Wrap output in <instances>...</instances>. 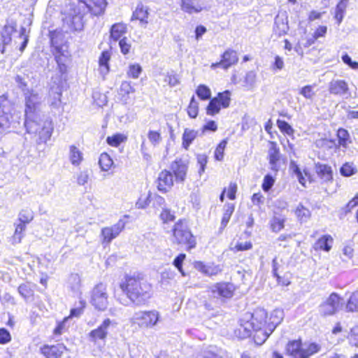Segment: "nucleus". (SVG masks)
Returning <instances> with one entry per match:
<instances>
[{"mask_svg": "<svg viewBox=\"0 0 358 358\" xmlns=\"http://www.w3.org/2000/svg\"><path fill=\"white\" fill-rule=\"evenodd\" d=\"M267 313L263 308H257L253 313H245L239 320V327L234 331L236 337L244 339L254 332L253 339L256 344L262 345L273 332L266 325Z\"/></svg>", "mask_w": 358, "mask_h": 358, "instance_id": "obj_1", "label": "nucleus"}, {"mask_svg": "<svg viewBox=\"0 0 358 358\" xmlns=\"http://www.w3.org/2000/svg\"><path fill=\"white\" fill-rule=\"evenodd\" d=\"M120 288L129 301L136 306L144 305L151 297L150 285L139 276H126L120 284Z\"/></svg>", "mask_w": 358, "mask_h": 358, "instance_id": "obj_2", "label": "nucleus"}, {"mask_svg": "<svg viewBox=\"0 0 358 358\" xmlns=\"http://www.w3.org/2000/svg\"><path fill=\"white\" fill-rule=\"evenodd\" d=\"M24 124L27 132L36 138L37 145L46 143L54 129L52 120L45 114L25 118Z\"/></svg>", "mask_w": 358, "mask_h": 358, "instance_id": "obj_3", "label": "nucleus"}, {"mask_svg": "<svg viewBox=\"0 0 358 358\" xmlns=\"http://www.w3.org/2000/svg\"><path fill=\"white\" fill-rule=\"evenodd\" d=\"M20 120V113L15 110L5 97L0 96V135L10 127H16Z\"/></svg>", "mask_w": 358, "mask_h": 358, "instance_id": "obj_4", "label": "nucleus"}, {"mask_svg": "<svg viewBox=\"0 0 358 358\" xmlns=\"http://www.w3.org/2000/svg\"><path fill=\"white\" fill-rule=\"evenodd\" d=\"M15 22L8 23L4 26L1 31L2 42L3 45H8L12 41V36L17 35L14 43L16 48H18L19 50L22 52L27 45L29 35L26 34L25 27H22L20 31L17 32Z\"/></svg>", "mask_w": 358, "mask_h": 358, "instance_id": "obj_5", "label": "nucleus"}, {"mask_svg": "<svg viewBox=\"0 0 358 358\" xmlns=\"http://www.w3.org/2000/svg\"><path fill=\"white\" fill-rule=\"evenodd\" d=\"M320 346L315 343L301 344L300 340H295L287 343L286 350L292 358H309L313 355L318 352Z\"/></svg>", "mask_w": 358, "mask_h": 358, "instance_id": "obj_6", "label": "nucleus"}, {"mask_svg": "<svg viewBox=\"0 0 358 358\" xmlns=\"http://www.w3.org/2000/svg\"><path fill=\"white\" fill-rule=\"evenodd\" d=\"M172 231L174 243L187 245L189 250L195 248V238L190 231L187 222L185 220H179L176 222Z\"/></svg>", "mask_w": 358, "mask_h": 358, "instance_id": "obj_7", "label": "nucleus"}, {"mask_svg": "<svg viewBox=\"0 0 358 358\" xmlns=\"http://www.w3.org/2000/svg\"><path fill=\"white\" fill-rule=\"evenodd\" d=\"M85 9L81 5L74 6L71 8L70 12L63 19L64 28L66 31H80L83 28V17Z\"/></svg>", "mask_w": 358, "mask_h": 358, "instance_id": "obj_8", "label": "nucleus"}, {"mask_svg": "<svg viewBox=\"0 0 358 358\" xmlns=\"http://www.w3.org/2000/svg\"><path fill=\"white\" fill-rule=\"evenodd\" d=\"M25 118L44 114L42 111L43 103L42 96L34 91H27L24 93Z\"/></svg>", "mask_w": 358, "mask_h": 358, "instance_id": "obj_9", "label": "nucleus"}, {"mask_svg": "<svg viewBox=\"0 0 358 358\" xmlns=\"http://www.w3.org/2000/svg\"><path fill=\"white\" fill-rule=\"evenodd\" d=\"M160 319L157 310H146L136 312L131 319V323L138 325L141 329L154 328Z\"/></svg>", "mask_w": 358, "mask_h": 358, "instance_id": "obj_10", "label": "nucleus"}, {"mask_svg": "<svg viewBox=\"0 0 358 358\" xmlns=\"http://www.w3.org/2000/svg\"><path fill=\"white\" fill-rule=\"evenodd\" d=\"M236 287L234 284L227 282L213 283L208 286V292L210 298L225 302L231 299L234 294Z\"/></svg>", "mask_w": 358, "mask_h": 358, "instance_id": "obj_11", "label": "nucleus"}, {"mask_svg": "<svg viewBox=\"0 0 358 358\" xmlns=\"http://www.w3.org/2000/svg\"><path fill=\"white\" fill-rule=\"evenodd\" d=\"M90 303L95 309L104 311L108 306L107 286L103 282L96 285L91 291Z\"/></svg>", "mask_w": 358, "mask_h": 358, "instance_id": "obj_12", "label": "nucleus"}, {"mask_svg": "<svg viewBox=\"0 0 358 358\" xmlns=\"http://www.w3.org/2000/svg\"><path fill=\"white\" fill-rule=\"evenodd\" d=\"M231 101V92L225 90L219 92L217 96L211 99L206 108V113L209 115H215L220 111L221 108H227Z\"/></svg>", "mask_w": 358, "mask_h": 358, "instance_id": "obj_13", "label": "nucleus"}, {"mask_svg": "<svg viewBox=\"0 0 358 358\" xmlns=\"http://www.w3.org/2000/svg\"><path fill=\"white\" fill-rule=\"evenodd\" d=\"M343 304V299L336 292L331 293L327 299L320 305V312L324 315L335 314Z\"/></svg>", "mask_w": 358, "mask_h": 358, "instance_id": "obj_14", "label": "nucleus"}, {"mask_svg": "<svg viewBox=\"0 0 358 358\" xmlns=\"http://www.w3.org/2000/svg\"><path fill=\"white\" fill-rule=\"evenodd\" d=\"M50 40L52 45L55 48L56 50L55 58L58 66V69L61 74L66 73L67 71L66 62L69 57L68 52L64 53L63 48L60 46V44L57 41V36L56 33H51Z\"/></svg>", "mask_w": 358, "mask_h": 358, "instance_id": "obj_15", "label": "nucleus"}, {"mask_svg": "<svg viewBox=\"0 0 358 358\" xmlns=\"http://www.w3.org/2000/svg\"><path fill=\"white\" fill-rule=\"evenodd\" d=\"M127 222L124 219H120L118 222L111 227H103L101 229V237L103 244H109L114 238L119 236L124 229Z\"/></svg>", "mask_w": 358, "mask_h": 358, "instance_id": "obj_16", "label": "nucleus"}, {"mask_svg": "<svg viewBox=\"0 0 358 358\" xmlns=\"http://www.w3.org/2000/svg\"><path fill=\"white\" fill-rule=\"evenodd\" d=\"M238 61V57L236 52L229 49L222 55V59L220 62L213 63L210 65V69H215L216 68H222L224 70H227L232 65L236 64Z\"/></svg>", "mask_w": 358, "mask_h": 358, "instance_id": "obj_17", "label": "nucleus"}, {"mask_svg": "<svg viewBox=\"0 0 358 358\" xmlns=\"http://www.w3.org/2000/svg\"><path fill=\"white\" fill-rule=\"evenodd\" d=\"M111 324L112 321L109 318L105 319L96 329L90 332V340L93 343H96L99 340L105 341L108 335V328Z\"/></svg>", "mask_w": 358, "mask_h": 358, "instance_id": "obj_18", "label": "nucleus"}, {"mask_svg": "<svg viewBox=\"0 0 358 358\" xmlns=\"http://www.w3.org/2000/svg\"><path fill=\"white\" fill-rule=\"evenodd\" d=\"M83 5V8H87L94 15L102 14L106 7V0H78Z\"/></svg>", "mask_w": 358, "mask_h": 358, "instance_id": "obj_19", "label": "nucleus"}, {"mask_svg": "<svg viewBox=\"0 0 358 358\" xmlns=\"http://www.w3.org/2000/svg\"><path fill=\"white\" fill-rule=\"evenodd\" d=\"M180 9L189 15L201 12L205 6L201 0H180Z\"/></svg>", "mask_w": 358, "mask_h": 358, "instance_id": "obj_20", "label": "nucleus"}, {"mask_svg": "<svg viewBox=\"0 0 358 358\" xmlns=\"http://www.w3.org/2000/svg\"><path fill=\"white\" fill-rule=\"evenodd\" d=\"M173 185V176L170 171H161L157 178V188L162 192H166Z\"/></svg>", "mask_w": 358, "mask_h": 358, "instance_id": "obj_21", "label": "nucleus"}, {"mask_svg": "<svg viewBox=\"0 0 358 358\" xmlns=\"http://www.w3.org/2000/svg\"><path fill=\"white\" fill-rule=\"evenodd\" d=\"M66 350V346L60 343L54 345H45L41 348V352L46 358H60Z\"/></svg>", "mask_w": 358, "mask_h": 358, "instance_id": "obj_22", "label": "nucleus"}, {"mask_svg": "<svg viewBox=\"0 0 358 358\" xmlns=\"http://www.w3.org/2000/svg\"><path fill=\"white\" fill-rule=\"evenodd\" d=\"M171 170L174 173L176 181L182 182L187 171V164L182 159H176L171 164Z\"/></svg>", "mask_w": 358, "mask_h": 358, "instance_id": "obj_23", "label": "nucleus"}, {"mask_svg": "<svg viewBox=\"0 0 358 358\" xmlns=\"http://www.w3.org/2000/svg\"><path fill=\"white\" fill-rule=\"evenodd\" d=\"M289 30L287 16L285 13L278 14L275 18L273 32L278 36L287 33Z\"/></svg>", "mask_w": 358, "mask_h": 358, "instance_id": "obj_24", "label": "nucleus"}, {"mask_svg": "<svg viewBox=\"0 0 358 358\" xmlns=\"http://www.w3.org/2000/svg\"><path fill=\"white\" fill-rule=\"evenodd\" d=\"M284 316V311L281 308H276L270 313L268 320H266V325L269 327L270 331H273L282 322ZM266 319H267V317Z\"/></svg>", "mask_w": 358, "mask_h": 358, "instance_id": "obj_25", "label": "nucleus"}, {"mask_svg": "<svg viewBox=\"0 0 358 358\" xmlns=\"http://www.w3.org/2000/svg\"><path fill=\"white\" fill-rule=\"evenodd\" d=\"M194 268L208 276L216 275L222 271L219 265L214 264H205L201 262H195Z\"/></svg>", "mask_w": 358, "mask_h": 358, "instance_id": "obj_26", "label": "nucleus"}, {"mask_svg": "<svg viewBox=\"0 0 358 358\" xmlns=\"http://www.w3.org/2000/svg\"><path fill=\"white\" fill-rule=\"evenodd\" d=\"M329 90L331 94L343 96L348 92V85L343 80H333L329 83Z\"/></svg>", "mask_w": 358, "mask_h": 358, "instance_id": "obj_27", "label": "nucleus"}, {"mask_svg": "<svg viewBox=\"0 0 358 358\" xmlns=\"http://www.w3.org/2000/svg\"><path fill=\"white\" fill-rule=\"evenodd\" d=\"M315 170L318 176L324 181L328 182L333 179L331 167L327 164L317 163L315 164Z\"/></svg>", "mask_w": 358, "mask_h": 358, "instance_id": "obj_28", "label": "nucleus"}, {"mask_svg": "<svg viewBox=\"0 0 358 358\" xmlns=\"http://www.w3.org/2000/svg\"><path fill=\"white\" fill-rule=\"evenodd\" d=\"M333 242V238L330 235H324L317 241L315 244V248L329 252L332 248Z\"/></svg>", "mask_w": 358, "mask_h": 358, "instance_id": "obj_29", "label": "nucleus"}, {"mask_svg": "<svg viewBox=\"0 0 358 358\" xmlns=\"http://www.w3.org/2000/svg\"><path fill=\"white\" fill-rule=\"evenodd\" d=\"M69 159L73 166H78L83 160V154L76 146L71 145L69 147Z\"/></svg>", "mask_w": 358, "mask_h": 358, "instance_id": "obj_30", "label": "nucleus"}, {"mask_svg": "<svg viewBox=\"0 0 358 358\" xmlns=\"http://www.w3.org/2000/svg\"><path fill=\"white\" fill-rule=\"evenodd\" d=\"M127 31V26L123 23H117L112 26L110 29V37L114 41L122 39L121 38Z\"/></svg>", "mask_w": 358, "mask_h": 358, "instance_id": "obj_31", "label": "nucleus"}, {"mask_svg": "<svg viewBox=\"0 0 358 358\" xmlns=\"http://www.w3.org/2000/svg\"><path fill=\"white\" fill-rule=\"evenodd\" d=\"M110 58V54L108 51H103L99 60V71L103 76L106 75L109 71L108 62Z\"/></svg>", "mask_w": 358, "mask_h": 358, "instance_id": "obj_32", "label": "nucleus"}, {"mask_svg": "<svg viewBox=\"0 0 358 358\" xmlns=\"http://www.w3.org/2000/svg\"><path fill=\"white\" fill-rule=\"evenodd\" d=\"M268 150L269 163L273 170H276V163L280 159V150L276 144L272 142Z\"/></svg>", "mask_w": 358, "mask_h": 358, "instance_id": "obj_33", "label": "nucleus"}, {"mask_svg": "<svg viewBox=\"0 0 358 358\" xmlns=\"http://www.w3.org/2000/svg\"><path fill=\"white\" fill-rule=\"evenodd\" d=\"M148 11L142 4H138L133 13L132 18L138 20L142 24L148 23Z\"/></svg>", "mask_w": 358, "mask_h": 358, "instance_id": "obj_34", "label": "nucleus"}, {"mask_svg": "<svg viewBox=\"0 0 358 358\" xmlns=\"http://www.w3.org/2000/svg\"><path fill=\"white\" fill-rule=\"evenodd\" d=\"M198 132L193 129H185L182 134V147L188 150L189 145L197 136Z\"/></svg>", "mask_w": 358, "mask_h": 358, "instance_id": "obj_35", "label": "nucleus"}, {"mask_svg": "<svg viewBox=\"0 0 358 358\" xmlns=\"http://www.w3.org/2000/svg\"><path fill=\"white\" fill-rule=\"evenodd\" d=\"M68 284L69 287L75 294L80 293L81 287V279L78 274H71L69 277Z\"/></svg>", "mask_w": 358, "mask_h": 358, "instance_id": "obj_36", "label": "nucleus"}, {"mask_svg": "<svg viewBox=\"0 0 358 358\" xmlns=\"http://www.w3.org/2000/svg\"><path fill=\"white\" fill-rule=\"evenodd\" d=\"M15 229L12 238L13 244L20 243L24 236L26 225L23 223H15Z\"/></svg>", "mask_w": 358, "mask_h": 358, "instance_id": "obj_37", "label": "nucleus"}, {"mask_svg": "<svg viewBox=\"0 0 358 358\" xmlns=\"http://www.w3.org/2000/svg\"><path fill=\"white\" fill-rule=\"evenodd\" d=\"M295 214L301 222H307L310 217V211L308 208L299 203L295 210Z\"/></svg>", "mask_w": 358, "mask_h": 358, "instance_id": "obj_38", "label": "nucleus"}, {"mask_svg": "<svg viewBox=\"0 0 358 358\" xmlns=\"http://www.w3.org/2000/svg\"><path fill=\"white\" fill-rule=\"evenodd\" d=\"M50 94V96H52V100L50 101V105L55 108H57L61 103V87L59 85H57L56 87H52Z\"/></svg>", "mask_w": 358, "mask_h": 358, "instance_id": "obj_39", "label": "nucleus"}, {"mask_svg": "<svg viewBox=\"0 0 358 358\" xmlns=\"http://www.w3.org/2000/svg\"><path fill=\"white\" fill-rule=\"evenodd\" d=\"M113 164V162L109 155L106 152L101 154L99 157V164L102 171H108L112 166Z\"/></svg>", "mask_w": 358, "mask_h": 358, "instance_id": "obj_40", "label": "nucleus"}, {"mask_svg": "<svg viewBox=\"0 0 358 358\" xmlns=\"http://www.w3.org/2000/svg\"><path fill=\"white\" fill-rule=\"evenodd\" d=\"M127 140V136L122 134H115L111 136H108L106 142L113 147L119 146L122 142Z\"/></svg>", "mask_w": 358, "mask_h": 358, "instance_id": "obj_41", "label": "nucleus"}, {"mask_svg": "<svg viewBox=\"0 0 358 358\" xmlns=\"http://www.w3.org/2000/svg\"><path fill=\"white\" fill-rule=\"evenodd\" d=\"M337 136L340 145L347 148L348 144L351 143L350 134L346 129L342 128L339 129L337 132Z\"/></svg>", "mask_w": 358, "mask_h": 358, "instance_id": "obj_42", "label": "nucleus"}, {"mask_svg": "<svg viewBox=\"0 0 358 358\" xmlns=\"http://www.w3.org/2000/svg\"><path fill=\"white\" fill-rule=\"evenodd\" d=\"M196 94L201 100H208L211 97L210 89L205 85H199L196 90Z\"/></svg>", "mask_w": 358, "mask_h": 358, "instance_id": "obj_43", "label": "nucleus"}, {"mask_svg": "<svg viewBox=\"0 0 358 358\" xmlns=\"http://www.w3.org/2000/svg\"><path fill=\"white\" fill-rule=\"evenodd\" d=\"M346 310L348 312L358 311V293H353L348 299L346 306Z\"/></svg>", "mask_w": 358, "mask_h": 358, "instance_id": "obj_44", "label": "nucleus"}, {"mask_svg": "<svg viewBox=\"0 0 358 358\" xmlns=\"http://www.w3.org/2000/svg\"><path fill=\"white\" fill-rule=\"evenodd\" d=\"M357 168L352 163L346 162L340 169V173L343 176L350 177L357 173Z\"/></svg>", "mask_w": 358, "mask_h": 358, "instance_id": "obj_45", "label": "nucleus"}, {"mask_svg": "<svg viewBox=\"0 0 358 358\" xmlns=\"http://www.w3.org/2000/svg\"><path fill=\"white\" fill-rule=\"evenodd\" d=\"M33 219V212L28 209L22 210L18 215L19 223H23L25 225L29 224Z\"/></svg>", "mask_w": 358, "mask_h": 358, "instance_id": "obj_46", "label": "nucleus"}, {"mask_svg": "<svg viewBox=\"0 0 358 358\" xmlns=\"http://www.w3.org/2000/svg\"><path fill=\"white\" fill-rule=\"evenodd\" d=\"M347 6L346 0H341L337 4L336 10H335V18L338 21V24H340L343 20L344 12Z\"/></svg>", "mask_w": 358, "mask_h": 358, "instance_id": "obj_47", "label": "nucleus"}, {"mask_svg": "<svg viewBox=\"0 0 358 358\" xmlns=\"http://www.w3.org/2000/svg\"><path fill=\"white\" fill-rule=\"evenodd\" d=\"M148 138L150 143L155 147L159 145L162 141L161 133L154 130H149Z\"/></svg>", "mask_w": 358, "mask_h": 358, "instance_id": "obj_48", "label": "nucleus"}, {"mask_svg": "<svg viewBox=\"0 0 358 358\" xmlns=\"http://www.w3.org/2000/svg\"><path fill=\"white\" fill-rule=\"evenodd\" d=\"M290 169L293 172V173L297 178L299 182L303 185L305 186L306 184V178L303 176V172L301 171L298 165L294 162H291L290 163Z\"/></svg>", "mask_w": 358, "mask_h": 358, "instance_id": "obj_49", "label": "nucleus"}, {"mask_svg": "<svg viewBox=\"0 0 358 358\" xmlns=\"http://www.w3.org/2000/svg\"><path fill=\"white\" fill-rule=\"evenodd\" d=\"M200 358H222V357L218 353L215 347L210 346L202 352Z\"/></svg>", "mask_w": 358, "mask_h": 358, "instance_id": "obj_50", "label": "nucleus"}, {"mask_svg": "<svg viewBox=\"0 0 358 358\" xmlns=\"http://www.w3.org/2000/svg\"><path fill=\"white\" fill-rule=\"evenodd\" d=\"M159 217L164 223H168L175 220L176 217L173 212H171L167 207H163Z\"/></svg>", "mask_w": 358, "mask_h": 358, "instance_id": "obj_51", "label": "nucleus"}, {"mask_svg": "<svg viewBox=\"0 0 358 358\" xmlns=\"http://www.w3.org/2000/svg\"><path fill=\"white\" fill-rule=\"evenodd\" d=\"M18 292L25 300H28L34 294V291L28 284L20 285L18 287Z\"/></svg>", "mask_w": 358, "mask_h": 358, "instance_id": "obj_52", "label": "nucleus"}, {"mask_svg": "<svg viewBox=\"0 0 358 358\" xmlns=\"http://www.w3.org/2000/svg\"><path fill=\"white\" fill-rule=\"evenodd\" d=\"M285 219L280 217H274L271 221V227L273 231L278 232L284 228Z\"/></svg>", "mask_w": 358, "mask_h": 358, "instance_id": "obj_53", "label": "nucleus"}, {"mask_svg": "<svg viewBox=\"0 0 358 358\" xmlns=\"http://www.w3.org/2000/svg\"><path fill=\"white\" fill-rule=\"evenodd\" d=\"M198 110L199 103L193 96L190 100V103L187 108V113L190 117L195 118L198 115Z\"/></svg>", "mask_w": 358, "mask_h": 358, "instance_id": "obj_54", "label": "nucleus"}, {"mask_svg": "<svg viewBox=\"0 0 358 358\" xmlns=\"http://www.w3.org/2000/svg\"><path fill=\"white\" fill-rule=\"evenodd\" d=\"M234 210V207L233 205L228 204L226 206L221 222V226L222 228H224L227 225Z\"/></svg>", "mask_w": 358, "mask_h": 358, "instance_id": "obj_55", "label": "nucleus"}, {"mask_svg": "<svg viewBox=\"0 0 358 358\" xmlns=\"http://www.w3.org/2000/svg\"><path fill=\"white\" fill-rule=\"evenodd\" d=\"M142 71L141 66L138 64H131L129 66V70L127 71V76L134 79H136L139 77Z\"/></svg>", "mask_w": 358, "mask_h": 358, "instance_id": "obj_56", "label": "nucleus"}, {"mask_svg": "<svg viewBox=\"0 0 358 358\" xmlns=\"http://www.w3.org/2000/svg\"><path fill=\"white\" fill-rule=\"evenodd\" d=\"M227 144V140H222L217 146L215 151V157L217 160L221 161L224 157V151Z\"/></svg>", "mask_w": 358, "mask_h": 358, "instance_id": "obj_57", "label": "nucleus"}, {"mask_svg": "<svg viewBox=\"0 0 358 358\" xmlns=\"http://www.w3.org/2000/svg\"><path fill=\"white\" fill-rule=\"evenodd\" d=\"M277 125L282 132L287 135H292L294 134V129L287 122L278 120Z\"/></svg>", "mask_w": 358, "mask_h": 358, "instance_id": "obj_58", "label": "nucleus"}, {"mask_svg": "<svg viewBox=\"0 0 358 358\" xmlns=\"http://www.w3.org/2000/svg\"><path fill=\"white\" fill-rule=\"evenodd\" d=\"M197 163L199 165V173L201 176L204 173L208 162V157L205 154H199L196 156Z\"/></svg>", "mask_w": 358, "mask_h": 358, "instance_id": "obj_59", "label": "nucleus"}, {"mask_svg": "<svg viewBox=\"0 0 358 358\" xmlns=\"http://www.w3.org/2000/svg\"><path fill=\"white\" fill-rule=\"evenodd\" d=\"M274 182H275V179L273 178V177L271 175H270V174L266 175L264 178L263 183L262 185V189L264 192H268L271 189L273 185H274Z\"/></svg>", "mask_w": 358, "mask_h": 358, "instance_id": "obj_60", "label": "nucleus"}, {"mask_svg": "<svg viewBox=\"0 0 358 358\" xmlns=\"http://www.w3.org/2000/svg\"><path fill=\"white\" fill-rule=\"evenodd\" d=\"M300 94L307 99H313L315 95L313 85H306L300 90Z\"/></svg>", "mask_w": 358, "mask_h": 358, "instance_id": "obj_61", "label": "nucleus"}, {"mask_svg": "<svg viewBox=\"0 0 358 358\" xmlns=\"http://www.w3.org/2000/svg\"><path fill=\"white\" fill-rule=\"evenodd\" d=\"M164 82L168 83L171 87L176 86L179 84L178 76L173 71H171V73L169 72L166 76Z\"/></svg>", "mask_w": 358, "mask_h": 358, "instance_id": "obj_62", "label": "nucleus"}, {"mask_svg": "<svg viewBox=\"0 0 358 358\" xmlns=\"http://www.w3.org/2000/svg\"><path fill=\"white\" fill-rule=\"evenodd\" d=\"M257 79V74L255 71H250L248 72L245 77V83L246 84V86L252 88L255 85Z\"/></svg>", "mask_w": 358, "mask_h": 358, "instance_id": "obj_63", "label": "nucleus"}, {"mask_svg": "<svg viewBox=\"0 0 358 358\" xmlns=\"http://www.w3.org/2000/svg\"><path fill=\"white\" fill-rule=\"evenodd\" d=\"M120 92L123 96L129 95V94L134 92V89L129 82L124 81L120 85Z\"/></svg>", "mask_w": 358, "mask_h": 358, "instance_id": "obj_64", "label": "nucleus"}]
</instances>
